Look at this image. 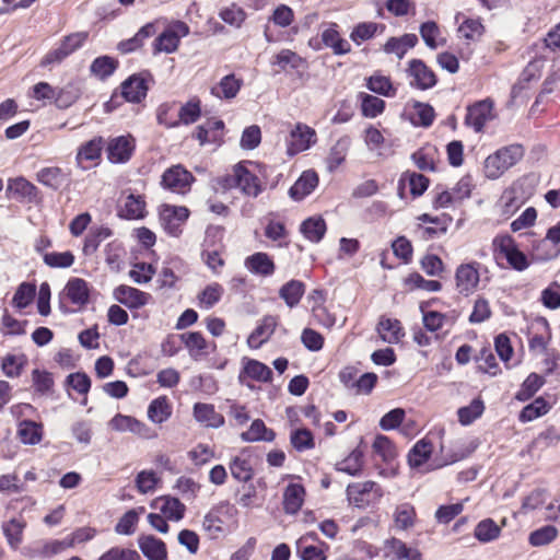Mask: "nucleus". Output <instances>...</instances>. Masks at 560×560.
<instances>
[{"label": "nucleus", "instance_id": "nucleus-57", "mask_svg": "<svg viewBox=\"0 0 560 560\" xmlns=\"http://www.w3.org/2000/svg\"><path fill=\"white\" fill-rule=\"evenodd\" d=\"M385 546L395 553L398 560H422V555L417 548L409 547L396 537L387 539Z\"/></svg>", "mask_w": 560, "mask_h": 560}, {"label": "nucleus", "instance_id": "nucleus-50", "mask_svg": "<svg viewBox=\"0 0 560 560\" xmlns=\"http://www.w3.org/2000/svg\"><path fill=\"white\" fill-rule=\"evenodd\" d=\"M359 98L361 101V114L365 118H375L382 115L386 108L385 101L372 94L361 92Z\"/></svg>", "mask_w": 560, "mask_h": 560}, {"label": "nucleus", "instance_id": "nucleus-3", "mask_svg": "<svg viewBox=\"0 0 560 560\" xmlns=\"http://www.w3.org/2000/svg\"><path fill=\"white\" fill-rule=\"evenodd\" d=\"M190 217V210L186 206L162 203L159 207V221L164 232L172 237H179L183 233L182 225Z\"/></svg>", "mask_w": 560, "mask_h": 560}, {"label": "nucleus", "instance_id": "nucleus-60", "mask_svg": "<svg viewBox=\"0 0 560 560\" xmlns=\"http://www.w3.org/2000/svg\"><path fill=\"white\" fill-rule=\"evenodd\" d=\"M63 386L68 392L69 389H73L78 394L86 396L91 390L92 381L88 373L84 371H78L66 376Z\"/></svg>", "mask_w": 560, "mask_h": 560}, {"label": "nucleus", "instance_id": "nucleus-23", "mask_svg": "<svg viewBox=\"0 0 560 560\" xmlns=\"http://www.w3.org/2000/svg\"><path fill=\"white\" fill-rule=\"evenodd\" d=\"M65 295L72 304L85 306L91 300V288L89 282L82 278H70L63 289Z\"/></svg>", "mask_w": 560, "mask_h": 560}, {"label": "nucleus", "instance_id": "nucleus-34", "mask_svg": "<svg viewBox=\"0 0 560 560\" xmlns=\"http://www.w3.org/2000/svg\"><path fill=\"white\" fill-rule=\"evenodd\" d=\"M350 145L351 138L349 136H342L330 148L326 159L327 170L329 172H335L346 161Z\"/></svg>", "mask_w": 560, "mask_h": 560}, {"label": "nucleus", "instance_id": "nucleus-32", "mask_svg": "<svg viewBox=\"0 0 560 560\" xmlns=\"http://www.w3.org/2000/svg\"><path fill=\"white\" fill-rule=\"evenodd\" d=\"M433 444L430 440L423 438L415 443L407 455L408 465L411 468H419L424 465L431 457Z\"/></svg>", "mask_w": 560, "mask_h": 560}, {"label": "nucleus", "instance_id": "nucleus-28", "mask_svg": "<svg viewBox=\"0 0 560 560\" xmlns=\"http://www.w3.org/2000/svg\"><path fill=\"white\" fill-rule=\"evenodd\" d=\"M194 418L200 423H206L207 427L218 429L225 423L223 415L215 411L211 404L196 402L192 407Z\"/></svg>", "mask_w": 560, "mask_h": 560}, {"label": "nucleus", "instance_id": "nucleus-4", "mask_svg": "<svg viewBox=\"0 0 560 560\" xmlns=\"http://www.w3.org/2000/svg\"><path fill=\"white\" fill-rule=\"evenodd\" d=\"M492 245L508 261L509 266L516 271L526 270L530 262L527 256L518 248L515 240L510 234H499Z\"/></svg>", "mask_w": 560, "mask_h": 560}, {"label": "nucleus", "instance_id": "nucleus-12", "mask_svg": "<svg viewBox=\"0 0 560 560\" xmlns=\"http://www.w3.org/2000/svg\"><path fill=\"white\" fill-rule=\"evenodd\" d=\"M479 443L474 440L468 444H457L445 452V447L441 445L442 457H435L432 462V469L442 468L447 465L455 464L459 460L468 458L478 447Z\"/></svg>", "mask_w": 560, "mask_h": 560}, {"label": "nucleus", "instance_id": "nucleus-51", "mask_svg": "<svg viewBox=\"0 0 560 560\" xmlns=\"http://www.w3.org/2000/svg\"><path fill=\"white\" fill-rule=\"evenodd\" d=\"M103 145L104 139L101 136L82 143L75 155L77 163L80 164L82 160L95 161L101 159Z\"/></svg>", "mask_w": 560, "mask_h": 560}, {"label": "nucleus", "instance_id": "nucleus-36", "mask_svg": "<svg viewBox=\"0 0 560 560\" xmlns=\"http://www.w3.org/2000/svg\"><path fill=\"white\" fill-rule=\"evenodd\" d=\"M276 439V432L267 428L261 419H255L247 431L241 433L243 442H272Z\"/></svg>", "mask_w": 560, "mask_h": 560}, {"label": "nucleus", "instance_id": "nucleus-6", "mask_svg": "<svg viewBox=\"0 0 560 560\" xmlns=\"http://www.w3.org/2000/svg\"><path fill=\"white\" fill-rule=\"evenodd\" d=\"M346 492L349 502L359 509H365L383 497L382 488L374 481L350 483Z\"/></svg>", "mask_w": 560, "mask_h": 560}, {"label": "nucleus", "instance_id": "nucleus-33", "mask_svg": "<svg viewBox=\"0 0 560 560\" xmlns=\"http://www.w3.org/2000/svg\"><path fill=\"white\" fill-rule=\"evenodd\" d=\"M18 436L25 445H36L43 440V424L32 419L19 422Z\"/></svg>", "mask_w": 560, "mask_h": 560}, {"label": "nucleus", "instance_id": "nucleus-43", "mask_svg": "<svg viewBox=\"0 0 560 560\" xmlns=\"http://www.w3.org/2000/svg\"><path fill=\"white\" fill-rule=\"evenodd\" d=\"M118 215L125 220H139L145 215V200L140 195L130 194Z\"/></svg>", "mask_w": 560, "mask_h": 560}, {"label": "nucleus", "instance_id": "nucleus-31", "mask_svg": "<svg viewBox=\"0 0 560 560\" xmlns=\"http://www.w3.org/2000/svg\"><path fill=\"white\" fill-rule=\"evenodd\" d=\"M305 488L301 483H289L283 492V510L287 514H296L303 503Z\"/></svg>", "mask_w": 560, "mask_h": 560}, {"label": "nucleus", "instance_id": "nucleus-45", "mask_svg": "<svg viewBox=\"0 0 560 560\" xmlns=\"http://www.w3.org/2000/svg\"><path fill=\"white\" fill-rule=\"evenodd\" d=\"M26 526L25 521L13 517L8 522L2 523V532L8 541V545L16 550L23 539V530Z\"/></svg>", "mask_w": 560, "mask_h": 560}, {"label": "nucleus", "instance_id": "nucleus-64", "mask_svg": "<svg viewBox=\"0 0 560 560\" xmlns=\"http://www.w3.org/2000/svg\"><path fill=\"white\" fill-rule=\"evenodd\" d=\"M458 32L466 40L477 42L486 33V27L482 24L481 18H465L458 27Z\"/></svg>", "mask_w": 560, "mask_h": 560}, {"label": "nucleus", "instance_id": "nucleus-1", "mask_svg": "<svg viewBox=\"0 0 560 560\" xmlns=\"http://www.w3.org/2000/svg\"><path fill=\"white\" fill-rule=\"evenodd\" d=\"M525 149L520 143H513L497 150L485 160V175L489 179H497L509 168L520 162Z\"/></svg>", "mask_w": 560, "mask_h": 560}, {"label": "nucleus", "instance_id": "nucleus-37", "mask_svg": "<svg viewBox=\"0 0 560 560\" xmlns=\"http://www.w3.org/2000/svg\"><path fill=\"white\" fill-rule=\"evenodd\" d=\"M364 453L360 446L355 447L351 453L341 462L335 465L337 471L345 472L352 477H358L362 472Z\"/></svg>", "mask_w": 560, "mask_h": 560}, {"label": "nucleus", "instance_id": "nucleus-62", "mask_svg": "<svg viewBox=\"0 0 560 560\" xmlns=\"http://www.w3.org/2000/svg\"><path fill=\"white\" fill-rule=\"evenodd\" d=\"M404 285L410 291L425 290L429 292H439L442 290V283L439 280H427L419 272L413 271L404 279Z\"/></svg>", "mask_w": 560, "mask_h": 560}, {"label": "nucleus", "instance_id": "nucleus-24", "mask_svg": "<svg viewBox=\"0 0 560 560\" xmlns=\"http://www.w3.org/2000/svg\"><path fill=\"white\" fill-rule=\"evenodd\" d=\"M109 427L118 432H131L141 438H149L148 425L132 416L116 413L109 421Z\"/></svg>", "mask_w": 560, "mask_h": 560}, {"label": "nucleus", "instance_id": "nucleus-30", "mask_svg": "<svg viewBox=\"0 0 560 560\" xmlns=\"http://www.w3.org/2000/svg\"><path fill=\"white\" fill-rule=\"evenodd\" d=\"M327 231L326 221L320 215L308 217L300 224L301 234L312 243H319Z\"/></svg>", "mask_w": 560, "mask_h": 560}, {"label": "nucleus", "instance_id": "nucleus-59", "mask_svg": "<svg viewBox=\"0 0 560 560\" xmlns=\"http://www.w3.org/2000/svg\"><path fill=\"white\" fill-rule=\"evenodd\" d=\"M81 96V89L77 83L70 82L57 89L55 105L60 109H67Z\"/></svg>", "mask_w": 560, "mask_h": 560}, {"label": "nucleus", "instance_id": "nucleus-10", "mask_svg": "<svg viewBox=\"0 0 560 560\" xmlns=\"http://www.w3.org/2000/svg\"><path fill=\"white\" fill-rule=\"evenodd\" d=\"M135 149L136 141L132 136L115 137L107 143V160L113 164H125L131 159Z\"/></svg>", "mask_w": 560, "mask_h": 560}, {"label": "nucleus", "instance_id": "nucleus-2", "mask_svg": "<svg viewBox=\"0 0 560 560\" xmlns=\"http://www.w3.org/2000/svg\"><path fill=\"white\" fill-rule=\"evenodd\" d=\"M149 81L154 82V78L149 70L130 74L119 85L120 96L125 102L140 104L145 100L150 90Z\"/></svg>", "mask_w": 560, "mask_h": 560}, {"label": "nucleus", "instance_id": "nucleus-26", "mask_svg": "<svg viewBox=\"0 0 560 560\" xmlns=\"http://www.w3.org/2000/svg\"><path fill=\"white\" fill-rule=\"evenodd\" d=\"M36 179L52 190H59L62 186H69L71 182L69 174L57 166L42 168L37 173Z\"/></svg>", "mask_w": 560, "mask_h": 560}, {"label": "nucleus", "instance_id": "nucleus-19", "mask_svg": "<svg viewBox=\"0 0 560 560\" xmlns=\"http://www.w3.org/2000/svg\"><path fill=\"white\" fill-rule=\"evenodd\" d=\"M138 546L148 560H166V544L159 537L151 534H141L138 537Z\"/></svg>", "mask_w": 560, "mask_h": 560}, {"label": "nucleus", "instance_id": "nucleus-11", "mask_svg": "<svg viewBox=\"0 0 560 560\" xmlns=\"http://www.w3.org/2000/svg\"><path fill=\"white\" fill-rule=\"evenodd\" d=\"M479 266V262L471 261L462 264L456 268L455 281L460 294L468 296L477 288L480 281Z\"/></svg>", "mask_w": 560, "mask_h": 560}, {"label": "nucleus", "instance_id": "nucleus-41", "mask_svg": "<svg viewBox=\"0 0 560 560\" xmlns=\"http://www.w3.org/2000/svg\"><path fill=\"white\" fill-rule=\"evenodd\" d=\"M148 418L156 424H161L168 420L172 416V406L166 396L154 398L148 406Z\"/></svg>", "mask_w": 560, "mask_h": 560}, {"label": "nucleus", "instance_id": "nucleus-8", "mask_svg": "<svg viewBox=\"0 0 560 560\" xmlns=\"http://www.w3.org/2000/svg\"><path fill=\"white\" fill-rule=\"evenodd\" d=\"M316 142L317 133L315 129L303 122H296L287 140V154L293 158L311 149Z\"/></svg>", "mask_w": 560, "mask_h": 560}, {"label": "nucleus", "instance_id": "nucleus-17", "mask_svg": "<svg viewBox=\"0 0 560 560\" xmlns=\"http://www.w3.org/2000/svg\"><path fill=\"white\" fill-rule=\"evenodd\" d=\"M114 298L129 310H138L149 302L151 295L137 288L120 284L115 288Z\"/></svg>", "mask_w": 560, "mask_h": 560}, {"label": "nucleus", "instance_id": "nucleus-5", "mask_svg": "<svg viewBox=\"0 0 560 560\" xmlns=\"http://www.w3.org/2000/svg\"><path fill=\"white\" fill-rule=\"evenodd\" d=\"M188 34L189 26L183 21H175L155 37L152 44L153 55H159L161 52L172 54L176 51L179 46L180 38Z\"/></svg>", "mask_w": 560, "mask_h": 560}, {"label": "nucleus", "instance_id": "nucleus-47", "mask_svg": "<svg viewBox=\"0 0 560 560\" xmlns=\"http://www.w3.org/2000/svg\"><path fill=\"white\" fill-rule=\"evenodd\" d=\"M485 411V402L480 396L474 398L469 405L459 407L457 409L458 422L464 425H470L478 418L482 416Z\"/></svg>", "mask_w": 560, "mask_h": 560}, {"label": "nucleus", "instance_id": "nucleus-54", "mask_svg": "<svg viewBox=\"0 0 560 560\" xmlns=\"http://www.w3.org/2000/svg\"><path fill=\"white\" fill-rule=\"evenodd\" d=\"M365 85L371 92L385 97H394L397 92L390 78L378 73L369 77Z\"/></svg>", "mask_w": 560, "mask_h": 560}, {"label": "nucleus", "instance_id": "nucleus-35", "mask_svg": "<svg viewBox=\"0 0 560 560\" xmlns=\"http://www.w3.org/2000/svg\"><path fill=\"white\" fill-rule=\"evenodd\" d=\"M306 285L303 281L291 279L279 289V296L290 308L295 307L305 293Z\"/></svg>", "mask_w": 560, "mask_h": 560}, {"label": "nucleus", "instance_id": "nucleus-7", "mask_svg": "<svg viewBox=\"0 0 560 560\" xmlns=\"http://www.w3.org/2000/svg\"><path fill=\"white\" fill-rule=\"evenodd\" d=\"M195 182L194 175L182 164L172 165L161 176V186L165 190L177 194H186Z\"/></svg>", "mask_w": 560, "mask_h": 560}, {"label": "nucleus", "instance_id": "nucleus-49", "mask_svg": "<svg viewBox=\"0 0 560 560\" xmlns=\"http://www.w3.org/2000/svg\"><path fill=\"white\" fill-rule=\"evenodd\" d=\"M28 363L27 355L24 353L12 354L8 353L1 362V370L7 377L15 378L21 376L25 366Z\"/></svg>", "mask_w": 560, "mask_h": 560}, {"label": "nucleus", "instance_id": "nucleus-13", "mask_svg": "<svg viewBox=\"0 0 560 560\" xmlns=\"http://www.w3.org/2000/svg\"><path fill=\"white\" fill-rule=\"evenodd\" d=\"M493 101L485 98L477 101L467 107L465 125L472 127L476 132H481L486 122L491 118Z\"/></svg>", "mask_w": 560, "mask_h": 560}, {"label": "nucleus", "instance_id": "nucleus-58", "mask_svg": "<svg viewBox=\"0 0 560 560\" xmlns=\"http://www.w3.org/2000/svg\"><path fill=\"white\" fill-rule=\"evenodd\" d=\"M501 534L499 525L490 517L480 521L474 530L475 538L482 544L495 540Z\"/></svg>", "mask_w": 560, "mask_h": 560}, {"label": "nucleus", "instance_id": "nucleus-14", "mask_svg": "<svg viewBox=\"0 0 560 560\" xmlns=\"http://www.w3.org/2000/svg\"><path fill=\"white\" fill-rule=\"evenodd\" d=\"M7 190L12 192L19 202L38 205L43 199L39 189L22 176L9 180Z\"/></svg>", "mask_w": 560, "mask_h": 560}, {"label": "nucleus", "instance_id": "nucleus-61", "mask_svg": "<svg viewBox=\"0 0 560 560\" xmlns=\"http://www.w3.org/2000/svg\"><path fill=\"white\" fill-rule=\"evenodd\" d=\"M290 443L296 452H305L315 447V438L307 428L293 429L290 433Z\"/></svg>", "mask_w": 560, "mask_h": 560}, {"label": "nucleus", "instance_id": "nucleus-22", "mask_svg": "<svg viewBox=\"0 0 560 560\" xmlns=\"http://www.w3.org/2000/svg\"><path fill=\"white\" fill-rule=\"evenodd\" d=\"M322 43L336 56H343L351 51V45L340 35L339 25L335 22L329 23L328 27L322 32Z\"/></svg>", "mask_w": 560, "mask_h": 560}, {"label": "nucleus", "instance_id": "nucleus-29", "mask_svg": "<svg viewBox=\"0 0 560 560\" xmlns=\"http://www.w3.org/2000/svg\"><path fill=\"white\" fill-rule=\"evenodd\" d=\"M119 68V60L109 55L96 57L90 65V73L100 81H106Z\"/></svg>", "mask_w": 560, "mask_h": 560}, {"label": "nucleus", "instance_id": "nucleus-20", "mask_svg": "<svg viewBox=\"0 0 560 560\" xmlns=\"http://www.w3.org/2000/svg\"><path fill=\"white\" fill-rule=\"evenodd\" d=\"M244 267L253 275L259 277H270L276 271V264L272 257L265 252H256L247 256L244 260Z\"/></svg>", "mask_w": 560, "mask_h": 560}, {"label": "nucleus", "instance_id": "nucleus-21", "mask_svg": "<svg viewBox=\"0 0 560 560\" xmlns=\"http://www.w3.org/2000/svg\"><path fill=\"white\" fill-rule=\"evenodd\" d=\"M278 325L277 317L273 315H265L262 319L257 324L255 329L249 334L247 338V345L252 349L260 348L267 342L276 330Z\"/></svg>", "mask_w": 560, "mask_h": 560}, {"label": "nucleus", "instance_id": "nucleus-44", "mask_svg": "<svg viewBox=\"0 0 560 560\" xmlns=\"http://www.w3.org/2000/svg\"><path fill=\"white\" fill-rule=\"evenodd\" d=\"M112 235L113 231L107 226L91 228L84 238L82 248L83 254L86 256L93 255L97 250L101 243Z\"/></svg>", "mask_w": 560, "mask_h": 560}, {"label": "nucleus", "instance_id": "nucleus-56", "mask_svg": "<svg viewBox=\"0 0 560 560\" xmlns=\"http://www.w3.org/2000/svg\"><path fill=\"white\" fill-rule=\"evenodd\" d=\"M372 448L386 464L392 463L397 457L396 446L387 435L376 434Z\"/></svg>", "mask_w": 560, "mask_h": 560}, {"label": "nucleus", "instance_id": "nucleus-25", "mask_svg": "<svg viewBox=\"0 0 560 560\" xmlns=\"http://www.w3.org/2000/svg\"><path fill=\"white\" fill-rule=\"evenodd\" d=\"M236 509L229 501L220 502L218 505L213 506L203 517V526L207 530H214L217 533L222 532V527L220 524H223L222 516H226L229 518L233 517L236 514Z\"/></svg>", "mask_w": 560, "mask_h": 560}, {"label": "nucleus", "instance_id": "nucleus-48", "mask_svg": "<svg viewBox=\"0 0 560 560\" xmlns=\"http://www.w3.org/2000/svg\"><path fill=\"white\" fill-rule=\"evenodd\" d=\"M385 25L376 22H360L354 25L350 33V39L360 45L362 42L370 40L375 37L376 33L383 32Z\"/></svg>", "mask_w": 560, "mask_h": 560}, {"label": "nucleus", "instance_id": "nucleus-9", "mask_svg": "<svg viewBox=\"0 0 560 560\" xmlns=\"http://www.w3.org/2000/svg\"><path fill=\"white\" fill-rule=\"evenodd\" d=\"M406 73L412 78L410 86L413 89L425 91L438 84L436 74L422 59L413 58L409 60Z\"/></svg>", "mask_w": 560, "mask_h": 560}, {"label": "nucleus", "instance_id": "nucleus-38", "mask_svg": "<svg viewBox=\"0 0 560 560\" xmlns=\"http://www.w3.org/2000/svg\"><path fill=\"white\" fill-rule=\"evenodd\" d=\"M243 86V80L236 78L234 73L224 75L217 86L211 89V93L225 100L234 98Z\"/></svg>", "mask_w": 560, "mask_h": 560}, {"label": "nucleus", "instance_id": "nucleus-27", "mask_svg": "<svg viewBox=\"0 0 560 560\" xmlns=\"http://www.w3.org/2000/svg\"><path fill=\"white\" fill-rule=\"evenodd\" d=\"M376 330L383 341L388 343H398L405 336L404 327L397 318L381 316Z\"/></svg>", "mask_w": 560, "mask_h": 560}, {"label": "nucleus", "instance_id": "nucleus-15", "mask_svg": "<svg viewBox=\"0 0 560 560\" xmlns=\"http://www.w3.org/2000/svg\"><path fill=\"white\" fill-rule=\"evenodd\" d=\"M271 66H278L280 71L288 69L295 70L296 75L302 79L308 69V62L305 58L291 49H281L270 61Z\"/></svg>", "mask_w": 560, "mask_h": 560}, {"label": "nucleus", "instance_id": "nucleus-16", "mask_svg": "<svg viewBox=\"0 0 560 560\" xmlns=\"http://www.w3.org/2000/svg\"><path fill=\"white\" fill-rule=\"evenodd\" d=\"M318 183L319 177L316 171L306 170L302 172L295 183L289 188V197L294 201H302L315 190Z\"/></svg>", "mask_w": 560, "mask_h": 560}, {"label": "nucleus", "instance_id": "nucleus-40", "mask_svg": "<svg viewBox=\"0 0 560 560\" xmlns=\"http://www.w3.org/2000/svg\"><path fill=\"white\" fill-rule=\"evenodd\" d=\"M179 340L189 351V355L198 361L202 352L208 348V342L200 331H187L178 335Z\"/></svg>", "mask_w": 560, "mask_h": 560}, {"label": "nucleus", "instance_id": "nucleus-39", "mask_svg": "<svg viewBox=\"0 0 560 560\" xmlns=\"http://www.w3.org/2000/svg\"><path fill=\"white\" fill-rule=\"evenodd\" d=\"M550 408L551 405L542 396H539L522 408L518 413V421L522 423L530 422L548 413Z\"/></svg>", "mask_w": 560, "mask_h": 560}, {"label": "nucleus", "instance_id": "nucleus-53", "mask_svg": "<svg viewBox=\"0 0 560 560\" xmlns=\"http://www.w3.org/2000/svg\"><path fill=\"white\" fill-rule=\"evenodd\" d=\"M530 250L532 259L540 262L552 260L560 254V247L555 250L546 236L541 240L532 241Z\"/></svg>", "mask_w": 560, "mask_h": 560}, {"label": "nucleus", "instance_id": "nucleus-18", "mask_svg": "<svg viewBox=\"0 0 560 560\" xmlns=\"http://www.w3.org/2000/svg\"><path fill=\"white\" fill-rule=\"evenodd\" d=\"M244 377L261 383H270L273 377L272 370L265 363L250 358H243V366L238 375L240 383Z\"/></svg>", "mask_w": 560, "mask_h": 560}, {"label": "nucleus", "instance_id": "nucleus-42", "mask_svg": "<svg viewBox=\"0 0 560 560\" xmlns=\"http://www.w3.org/2000/svg\"><path fill=\"white\" fill-rule=\"evenodd\" d=\"M546 380L542 375L532 372L521 384L520 389L515 394L518 401H527L545 385Z\"/></svg>", "mask_w": 560, "mask_h": 560}, {"label": "nucleus", "instance_id": "nucleus-63", "mask_svg": "<svg viewBox=\"0 0 560 560\" xmlns=\"http://www.w3.org/2000/svg\"><path fill=\"white\" fill-rule=\"evenodd\" d=\"M231 475L240 482L248 483L254 477V468L249 460L235 456L230 462Z\"/></svg>", "mask_w": 560, "mask_h": 560}, {"label": "nucleus", "instance_id": "nucleus-52", "mask_svg": "<svg viewBox=\"0 0 560 560\" xmlns=\"http://www.w3.org/2000/svg\"><path fill=\"white\" fill-rule=\"evenodd\" d=\"M243 162V170L246 174H242V178L240 179L237 184V188L241 189V192L245 196L256 198L262 192V187L259 182V178L257 175L252 173L246 164L249 163L248 161H242Z\"/></svg>", "mask_w": 560, "mask_h": 560}, {"label": "nucleus", "instance_id": "nucleus-55", "mask_svg": "<svg viewBox=\"0 0 560 560\" xmlns=\"http://www.w3.org/2000/svg\"><path fill=\"white\" fill-rule=\"evenodd\" d=\"M402 175L408 184L412 199L421 197L428 190L431 182L425 175L415 171H405Z\"/></svg>", "mask_w": 560, "mask_h": 560}, {"label": "nucleus", "instance_id": "nucleus-46", "mask_svg": "<svg viewBox=\"0 0 560 560\" xmlns=\"http://www.w3.org/2000/svg\"><path fill=\"white\" fill-rule=\"evenodd\" d=\"M36 298V284L30 281L21 282L11 300V304L16 310H24L30 306Z\"/></svg>", "mask_w": 560, "mask_h": 560}]
</instances>
